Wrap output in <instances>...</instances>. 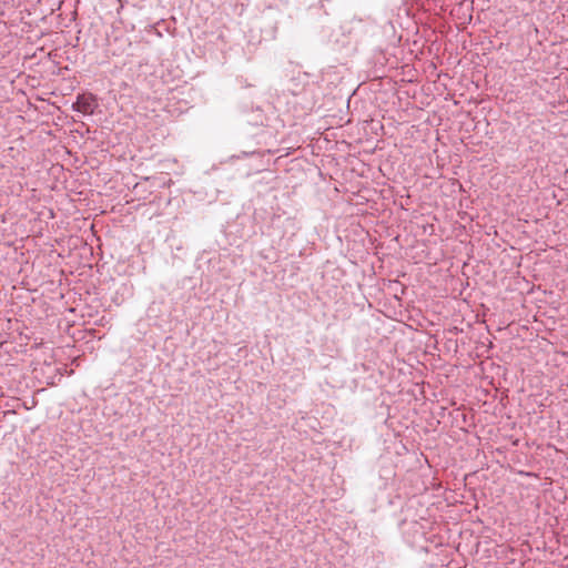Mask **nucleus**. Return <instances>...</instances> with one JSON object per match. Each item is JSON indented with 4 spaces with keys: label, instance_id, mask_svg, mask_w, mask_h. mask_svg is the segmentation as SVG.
Returning a JSON list of instances; mask_svg holds the SVG:
<instances>
[{
    "label": "nucleus",
    "instance_id": "obj_1",
    "mask_svg": "<svg viewBox=\"0 0 568 568\" xmlns=\"http://www.w3.org/2000/svg\"><path fill=\"white\" fill-rule=\"evenodd\" d=\"M72 106L75 111L84 115H89L94 112L98 106V102L93 94H80Z\"/></svg>",
    "mask_w": 568,
    "mask_h": 568
}]
</instances>
